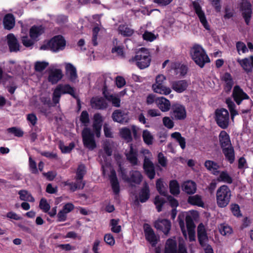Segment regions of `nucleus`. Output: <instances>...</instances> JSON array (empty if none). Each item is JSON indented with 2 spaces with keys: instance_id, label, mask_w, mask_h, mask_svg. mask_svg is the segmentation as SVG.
Listing matches in <instances>:
<instances>
[{
  "instance_id": "obj_1",
  "label": "nucleus",
  "mask_w": 253,
  "mask_h": 253,
  "mask_svg": "<svg viewBox=\"0 0 253 253\" xmlns=\"http://www.w3.org/2000/svg\"><path fill=\"white\" fill-rule=\"evenodd\" d=\"M62 94H69L73 97L77 99V110L80 111L81 104H80L79 98L76 94L75 89L69 84H59L57 85L53 92L52 101L55 104L59 101L61 95Z\"/></svg>"
},
{
  "instance_id": "obj_2",
  "label": "nucleus",
  "mask_w": 253,
  "mask_h": 253,
  "mask_svg": "<svg viewBox=\"0 0 253 253\" xmlns=\"http://www.w3.org/2000/svg\"><path fill=\"white\" fill-rule=\"evenodd\" d=\"M192 60L200 68H203L206 63L211 62L210 59L205 49L200 45L195 44L190 50Z\"/></svg>"
},
{
  "instance_id": "obj_3",
  "label": "nucleus",
  "mask_w": 253,
  "mask_h": 253,
  "mask_svg": "<svg viewBox=\"0 0 253 253\" xmlns=\"http://www.w3.org/2000/svg\"><path fill=\"white\" fill-rule=\"evenodd\" d=\"M151 61V56L148 49L141 48L136 54L129 60V62H135L140 69H144L149 66Z\"/></svg>"
},
{
  "instance_id": "obj_4",
  "label": "nucleus",
  "mask_w": 253,
  "mask_h": 253,
  "mask_svg": "<svg viewBox=\"0 0 253 253\" xmlns=\"http://www.w3.org/2000/svg\"><path fill=\"white\" fill-rule=\"evenodd\" d=\"M231 197V192L229 187L226 185L220 186L216 191V201L219 208H224L229 204Z\"/></svg>"
},
{
  "instance_id": "obj_5",
  "label": "nucleus",
  "mask_w": 253,
  "mask_h": 253,
  "mask_svg": "<svg viewBox=\"0 0 253 253\" xmlns=\"http://www.w3.org/2000/svg\"><path fill=\"white\" fill-rule=\"evenodd\" d=\"M66 44V42L64 37L58 35L52 38L48 41L46 44L41 46V48L44 50L48 48L54 52H57L64 50Z\"/></svg>"
},
{
  "instance_id": "obj_6",
  "label": "nucleus",
  "mask_w": 253,
  "mask_h": 253,
  "mask_svg": "<svg viewBox=\"0 0 253 253\" xmlns=\"http://www.w3.org/2000/svg\"><path fill=\"white\" fill-rule=\"evenodd\" d=\"M83 143L85 148L93 150L96 148L97 145L94 138V134L88 127H84L82 132Z\"/></svg>"
},
{
  "instance_id": "obj_7",
  "label": "nucleus",
  "mask_w": 253,
  "mask_h": 253,
  "mask_svg": "<svg viewBox=\"0 0 253 253\" xmlns=\"http://www.w3.org/2000/svg\"><path fill=\"white\" fill-rule=\"evenodd\" d=\"M166 78L163 75H159L156 78V83L152 85L154 91L161 94L168 95L171 92V89L164 85Z\"/></svg>"
},
{
  "instance_id": "obj_8",
  "label": "nucleus",
  "mask_w": 253,
  "mask_h": 253,
  "mask_svg": "<svg viewBox=\"0 0 253 253\" xmlns=\"http://www.w3.org/2000/svg\"><path fill=\"white\" fill-rule=\"evenodd\" d=\"M240 11L246 25H249L253 14L251 2L247 0H243L240 4Z\"/></svg>"
},
{
  "instance_id": "obj_9",
  "label": "nucleus",
  "mask_w": 253,
  "mask_h": 253,
  "mask_svg": "<svg viewBox=\"0 0 253 253\" xmlns=\"http://www.w3.org/2000/svg\"><path fill=\"white\" fill-rule=\"evenodd\" d=\"M215 120L220 127L226 129L229 125V112H215Z\"/></svg>"
},
{
  "instance_id": "obj_10",
  "label": "nucleus",
  "mask_w": 253,
  "mask_h": 253,
  "mask_svg": "<svg viewBox=\"0 0 253 253\" xmlns=\"http://www.w3.org/2000/svg\"><path fill=\"white\" fill-rule=\"evenodd\" d=\"M192 4L195 12L198 16L200 22L206 30H209L210 26L208 24L205 12L202 10L201 6L196 1H193Z\"/></svg>"
},
{
  "instance_id": "obj_11",
  "label": "nucleus",
  "mask_w": 253,
  "mask_h": 253,
  "mask_svg": "<svg viewBox=\"0 0 253 253\" xmlns=\"http://www.w3.org/2000/svg\"><path fill=\"white\" fill-rule=\"evenodd\" d=\"M144 231L146 240L150 243L153 247H156L158 243V240L151 226L148 224H145L144 226Z\"/></svg>"
},
{
  "instance_id": "obj_12",
  "label": "nucleus",
  "mask_w": 253,
  "mask_h": 253,
  "mask_svg": "<svg viewBox=\"0 0 253 253\" xmlns=\"http://www.w3.org/2000/svg\"><path fill=\"white\" fill-rule=\"evenodd\" d=\"M232 96L238 105H240L243 100L248 99L250 98L249 95L238 85H235L233 88Z\"/></svg>"
},
{
  "instance_id": "obj_13",
  "label": "nucleus",
  "mask_w": 253,
  "mask_h": 253,
  "mask_svg": "<svg viewBox=\"0 0 253 253\" xmlns=\"http://www.w3.org/2000/svg\"><path fill=\"white\" fill-rule=\"evenodd\" d=\"M129 150H126L125 155L126 160L132 165L136 166L138 164V150L134 148L132 143L129 145Z\"/></svg>"
},
{
  "instance_id": "obj_14",
  "label": "nucleus",
  "mask_w": 253,
  "mask_h": 253,
  "mask_svg": "<svg viewBox=\"0 0 253 253\" xmlns=\"http://www.w3.org/2000/svg\"><path fill=\"white\" fill-rule=\"evenodd\" d=\"M143 168L145 174L150 179L154 178L156 175L155 167L153 162L146 157H145Z\"/></svg>"
},
{
  "instance_id": "obj_15",
  "label": "nucleus",
  "mask_w": 253,
  "mask_h": 253,
  "mask_svg": "<svg viewBox=\"0 0 253 253\" xmlns=\"http://www.w3.org/2000/svg\"><path fill=\"white\" fill-rule=\"evenodd\" d=\"M154 226L167 235L171 229V222L167 219H158L155 221Z\"/></svg>"
},
{
  "instance_id": "obj_16",
  "label": "nucleus",
  "mask_w": 253,
  "mask_h": 253,
  "mask_svg": "<svg viewBox=\"0 0 253 253\" xmlns=\"http://www.w3.org/2000/svg\"><path fill=\"white\" fill-rule=\"evenodd\" d=\"M90 104L92 108L97 110H104L108 107L106 100L100 96L93 97L90 100Z\"/></svg>"
},
{
  "instance_id": "obj_17",
  "label": "nucleus",
  "mask_w": 253,
  "mask_h": 253,
  "mask_svg": "<svg viewBox=\"0 0 253 253\" xmlns=\"http://www.w3.org/2000/svg\"><path fill=\"white\" fill-rule=\"evenodd\" d=\"M109 179L113 192L115 195H118L120 191V187L116 172L113 169L110 171Z\"/></svg>"
},
{
  "instance_id": "obj_18",
  "label": "nucleus",
  "mask_w": 253,
  "mask_h": 253,
  "mask_svg": "<svg viewBox=\"0 0 253 253\" xmlns=\"http://www.w3.org/2000/svg\"><path fill=\"white\" fill-rule=\"evenodd\" d=\"M238 62L247 73L253 72V55H251L248 58H245L241 60H238Z\"/></svg>"
},
{
  "instance_id": "obj_19",
  "label": "nucleus",
  "mask_w": 253,
  "mask_h": 253,
  "mask_svg": "<svg viewBox=\"0 0 253 253\" xmlns=\"http://www.w3.org/2000/svg\"><path fill=\"white\" fill-rule=\"evenodd\" d=\"M171 88L177 93H182L187 89L188 86L186 80H178L173 81L171 84Z\"/></svg>"
},
{
  "instance_id": "obj_20",
  "label": "nucleus",
  "mask_w": 253,
  "mask_h": 253,
  "mask_svg": "<svg viewBox=\"0 0 253 253\" xmlns=\"http://www.w3.org/2000/svg\"><path fill=\"white\" fill-rule=\"evenodd\" d=\"M63 77L62 72L61 69H55L51 70L49 72L48 77V81L52 84H56Z\"/></svg>"
},
{
  "instance_id": "obj_21",
  "label": "nucleus",
  "mask_w": 253,
  "mask_h": 253,
  "mask_svg": "<svg viewBox=\"0 0 253 253\" xmlns=\"http://www.w3.org/2000/svg\"><path fill=\"white\" fill-rule=\"evenodd\" d=\"M7 44L10 52H17L19 50L20 45L15 36L13 34H9L7 36Z\"/></svg>"
},
{
  "instance_id": "obj_22",
  "label": "nucleus",
  "mask_w": 253,
  "mask_h": 253,
  "mask_svg": "<svg viewBox=\"0 0 253 253\" xmlns=\"http://www.w3.org/2000/svg\"><path fill=\"white\" fill-rule=\"evenodd\" d=\"M182 190L187 194H194L197 190V185L195 182L192 180L185 181L181 185Z\"/></svg>"
},
{
  "instance_id": "obj_23",
  "label": "nucleus",
  "mask_w": 253,
  "mask_h": 253,
  "mask_svg": "<svg viewBox=\"0 0 253 253\" xmlns=\"http://www.w3.org/2000/svg\"><path fill=\"white\" fill-rule=\"evenodd\" d=\"M150 197V191L148 184L145 183L139 193V200L141 203L147 202Z\"/></svg>"
},
{
  "instance_id": "obj_24",
  "label": "nucleus",
  "mask_w": 253,
  "mask_h": 253,
  "mask_svg": "<svg viewBox=\"0 0 253 253\" xmlns=\"http://www.w3.org/2000/svg\"><path fill=\"white\" fill-rule=\"evenodd\" d=\"M197 236L198 241L200 245L202 247L205 246V241L207 240L208 236L204 226L202 223H201L198 227Z\"/></svg>"
},
{
  "instance_id": "obj_25",
  "label": "nucleus",
  "mask_w": 253,
  "mask_h": 253,
  "mask_svg": "<svg viewBox=\"0 0 253 253\" xmlns=\"http://www.w3.org/2000/svg\"><path fill=\"white\" fill-rule=\"evenodd\" d=\"M219 143L222 149L231 145L230 138L229 134L224 130L220 132L219 135Z\"/></svg>"
},
{
  "instance_id": "obj_26",
  "label": "nucleus",
  "mask_w": 253,
  "mask_h": 253,
  "mask_svg": "<svg viewBox=\"0 0 253 253\" xmlns=\"http://www.w3.org/2000/svg\"><path fill=\"white\" fill-rule=\"evenodd\" d=\"M128 112H113L112 118L114 121L124 124L128 122Z\"/></svg>"
},
{
  "instance_id": "obj_27",
  "label": "nucleus",
  "mask_w": 253,
  "mask_h": 253,
  "mask_svg": "<svg viewBox=\"0 0 253 253\" xmlns=\"http://www.w3.org/2000/svg\"><path fill=\"white\" fill-rule=\"evenodd\" d=\"M221 80L225 82L224 85L225 91L226 92L231 91L234 84V81L231 75L228 72H226L223 74Z\"/></svg>"
},
{
  "instance_id": "obj_28",
  "label": "nucleus",
  "mask_w": 253,
  "mask_h": 253,
  "mask_svg": "<svg viewBox=\"0 0 253 253\" xmlns=\"http://www.w3.org/2000/svg\"><path fill=\"white\" fill-rule=\"evenodd\" d=\"M164 253H177V243L175 240L169 238L167 240Z\"/></svg>"
},
{
  "instance_id": "obj_29",
  "label": "nucleus",
  "mask_w": 253,
  "mask_h": 253,
  "mask_svg": "<svg viewBox=\"0 0 253 253\" xmlns=\"http://www.w3.org/2000/svg\"><path fill=\"white\" fill-rule=\"evenodd\" d=\"M15 18L13 14L8 13L6 14L3 19V23L5 29L10 30L15 26Z\"/></svg>"
},
{
  "instance_id": "obj_30",
  "label": "nucleus",
  "mask_w": 253,
  "mask_h": 253,
  "mask_svg": "<svg viewBox=\"0 0 253 253\" xmlns=\"http://www.w3.org/2000/svg\"><path fill=\"white\" fill-rule=\"evenodd\" d=\"M44 32V29L42 26H33L30 29L29 35L32 40H35L42 35Z\"/></svg>"
},
{
  "instance_id": "obj_31",
  "label": "nucleus",
  "mask_w": 253,
  "mask_h": 253,
  "mask_svg": "<svg viewBox=\"0 0 253 253\" xmlns=\"http://www.w3.org/2000/svg\"><path fill=\"white\" fill-rule=\"evenodd\" d=\"M119 42L117 38L113 39L112 43L114 47L111 49V52L112 53H117L118 55L124 57V46L121 43L118 44Z\"/></svg>"
},
{
  "instance_id": "obj_32",
  "label": "nucleus",
  "mask_w": 253,
  "mask_h": 253,
  "mask_svg": "<svg viewBox=\"0 0 253 253\" xmlns=\"http://www.w3.org/2000/svg\"><path fill=\"white\" fill-rule=\"evenodd\" d=\"M156 103L159 109L161 111H169L170 107L169 101L165 97H158L156 100Z\"/></svg>"
},
{
  "instance_id": "obj_33",
  "label": "nucleus",
  "mask_w": 253,
  "mask_h": 253,
  "mask_svg": "<svg viewBox=\"0 0 253 253\" xmlns=\"http://www.w3.org/2000/svg\"><path fill=\"white\" fill-rule=\"evenodd\" d=\"M204 165L207 169L211 171L212 173L214 175H217V173L219 172V171L218 170V169L219 168V166L217 163L213 161L206 160Z\"/></svg>"
},
{
  "instance_id": "obj_34",
  "label": "nucleus",
  "mask_w": 253,
  "mask_h": 253,
  "mask_svg": "<svg viewBox=\"0 0 253 253\" xmlns=\"http://www.w3.org/2000/svg\"><path fill=\"white\" fill-rule=\"evenodd\" d=\"M222 152L230 164H232L234 162L235 152L234 148L232 146L227 148H223Z\"/></svg>"
},
{
  "instance_id": "obj_35",
  "label": "nucleus",
  "mask_w": 253,
  "mask_h": 253,
  "mask_svg": "<svg viewBox=\"0 0 253 253\" xmlns=\"http://www.w3.org/2000/svg\"><path fill=\"white\" fill-rule=\"evenodd\" d=\"M67 74L69 75V79L71 81L74 82L78 77L77 70L75 67L71 63H67L65 67Z\"/></svg>"
},
{
  "instance_id": "obj_36",
  "label": "nucleus",
  "mask_w": 253,
  "mask_h": 253,
  "mask_svg": "<svg viewBox=\"0 0 253 253\" xmlns=\"http://www.w3.org/2000/svg\"><path fill=\"white\" fill-rule=\"evenodd\" d=\"M187 202L191 205L197 206L202 208L204 207V203L202 201V198L201 196L199 195L189 196L188 198Z\"/></svg>"
},
{
  "instance_id": "obj_37",
  "label": "nucleus",
  "mask_w": 253,
  "mask_h": 253,
  "mask_svg": "<svg viewBox=\"0 0 253 253\" xmlns=\"http://www.w3.org/2000/svg\"><path fill=\"white\" fill-rule=\"evenodd\" d=\"M156 188L159 193L163 196H167L168 191L162 178L158 179L156 182Z\"/></svg>"
},
{
  "instance_id": "obj_38",
  "label": "nucleus",
  "mask_w": 253,
  "mask_h": 253,
  "mask_svg": "<svg viewBox=\"0 0 253 253\" xmlns=\"http://www.w3.org/2000/svg\"><path fill=\"white\" fill-rule=\"evenodd\" d=\"M169 192L172 195L177 196L180 194V186L176 180H171L169 181Z\"/></svg>"
},
{
  "instance_id": "obj_39",
  "label": "nucleus",
  "mask_w": 253,
  "mask_h": 253,
  "mask_svg": "<svg viewBox=\"0 0 253 253\" xmlns=\"http://www.w3.org/2000/svg\"><path fill=\"white\" fill-rule=\"evenodd\" d=\"M121 137L125 140L127 143L132 141L131 130L129 128L125 127L122 128L120 130Z\"/></svg>"
},
{
  "instance_id": "obj_40",
  "label": "nucleus",
  "mask_w": 253,
  "mask_h": 253,
  "mask_svg": "<svg viewBox=\"0 0 253 253\" xmlns=\"http://www.w3.org/2000/svg\"><path fill=\"white\" fill-rule=\"evenodd\" d=\"M118 32L124 37L131 36L134 31L125 24L120 25L118 27Z\"/></svg>"
},
{
  "instance_id": "obj_41",
  "label": "nucleus",
  "mask_w": 253,
  "mask_h": 253,
  "mask_svg": "<svg viewBox=\"0 0 253 253\" xmlns=\"http://www.w3.org/2000/svg\"><path fill=\"white\" fill-rule=\"evenodd\" d=\"M142 180V176L139 171L135 170L130 175V178L127 179L128 182H131L137 184H139Z\"/></svg>"
},
{
  "instance_id": "obj_42",
  "label": "nucleus",
  "mask_w": 253,
  "mask_h": 253,
  "mask_svg": "<svg viewBox=\"0 0 253 253\" xmlns=\"http://www.w3.org/2000/svg\"><path fill=\"white\" fill-rule=\"evenodd\" d=\"M172 138L175 139L179 143L182 149H184L186 147V140L184 137L179 132H174L171 134Z\"/></svg>"
},
{
  "instance_id": "obj_43",
  "label": "nucleus",
  "mask_w": 253,
  "mask_h": 253,
  "mask_svg": "<svg viewBox=\"0 0 253 253\" xmlns=\"http://www.w3.org/2000/svg\"><path fill=\"white\" fill-rule=\"evenodd\" d=\"M86 172L85 168L84 165H80L77 169L75 179L76 181L81 182H85L83 181V178Z\"/></svg>"
},
{
  "instance_id": "obj_44",
  "label": "nucleus",
  "mask_w": 253,
  "mask_h": 253,
  "mask_svg": "<svg viewBox=\"0 0 253 253\" xmlns=\"http://www.w3.org/2000/svg\"><path fill=\"white\" fill-rule=\"evenodd\" d=\"M19 195V198L22 201H28L30 202H34L35 201L34 198L32 195L25 190H21L18 192Z\"/></svg>"
},
{
  "instance_id": "obj_45",
  "label": "nucleus",
  "mask_w": 253,
  "mask_h": 253,
  "mask_svg": "<svg viewBox=\"0 0 253 253\" xmlns=\"http://www.w3.org/2000/svg\"><path fill=\"white\" fill-rule=\"evenodd\" d=\"M218 181H222L228 184H231L233 182L232 178L228 174L226 171L221 172L219 177L217 178Z\"/></svg>"
},
{
  "instance_id": "obj_46",
  "label": "nucleus",
  "mask_w": 253,
  "mask_h": 253,
  "mask_svg": "<svg viewBox=\"0 0 253 253\" xmlns=\"http://www.w3.org/2000/svg\"><path fill=\"white\" fill-rule=\"evenodd\" d=\"M119 219H112L110 221V225L111 226V231L115 233H119L121 231V226L119 225Z\"/></svg>"
},
{
  "instance_id": "obj_47",
  "label": "nucleus",
  "mask_w": 253,
  "mask_h": 253,
  "mask_svg": "<svg viewBox=\"0 0 253 253\" xmlns=\"http://www.w3.org/2000/svg\"><path fill=\"white\" fill-rule=\"evenodd\" d=\"M142 137L145 143L150 145L152 144L154 137L148 130H144L142 133Z\"/></svg>"
},
{
  "instance_id": "obj_48",
  "label": "nucleus",
  "mask_w": 253,
  "mask_h": 253,
  "mask_svg": "<svg viewBox=\"0 0 253 253\" xmlns=\"http://www.w3.org/2000/svg\"><path fill=\"white\" fill-rule=\"evenodd\" d=\"M185 222L187 231L189 234L194 231L195 225L192 217L190 215H187L185 217Z\"/></svg>"
},
{
  "instance_id": "obj_49",
  "label": "nucleus",
  "mask_w": 253,
  "mask_h": 253,
  "mask_svg": "<svg viewBox=\"0 0 253 253\" xmlns=\"http://www.w3.org/2000/svg\"><path fill=\"white\" fill-rule=\"evenodd\" d=\"M7 132L14 135V136L21 137L24 135L23 131L19 127L13 126L7 129Z\"/></svg>"
},
{
  "instance_id": "obj_50",
  "label": "nucleus",
  "mask_w": 253,
  "mask_h": 253,
  "mask_svg": "<svg viewBox=\"0 0 253 253\" xmlns=\"http://www.w3.org/2000/svg\"><path fill=\"white\" fill-rule=\"evenodd\" d=\"M154 203L156 205L157 211L160 212L162 211V208L166 203V200L164 198L160 197L157 195L155 198Z\"/></svg>"
},
{
  "instance_id": "obj_51",
  "label": "nucleus",
  "mask_w": 253,
  "mask_h": 253,
  "mask_svg": "<svg viewBox=\"0 0 253 253\" xmlns=\"http://www.w3.org/2000/svg\"><path fill=\"white\" fill-rule=\"evenodd\" d=\"M188 68L187 66L185 65H179L178 67H176L174 69V72L176 75H178L180 77H184L187 73Z\"/></svg>"
},
{
  "instance_id": "obj_52",
  "label": "nucleus",
  "mask_w": 253,
  "mask_h": 253,
  "mask_svg": "<svg viewBox=\"0 0 253 253\" xmlns=\"http://www.w3.org/2000/svg\"><path fill=\"white\" fill-rule=\"evenodd\" d=\"M75 145L73 142H71L68 146L64 145V143L60 142L59 145V148L62 153H69L75 147Z\"/></svg>"
},
{
  "instance_id": "obj_53",
  "label": "nucleus",
  "mask_w": 253,
  "mask_h": 253,
  "mask_svg": "<svg viewBox=\"0 0 253 253\" xmlns=\"http://www.w3.org/2000/svg\"><path fill=\"white\" fill-rule=\"evenodd\" d=\"M48 65V63L45 61H37L35 63L34 69L36 72H42Z\"/></svg>"
},
{
  "instance_id": "obj_54",
  "label": "nucleus",
  "mask_w": 253,
  "mask_h": 253,
  "mask_svg": "<svg viewBox=\"0 0 253 253\" xmlns=\"http://www.w3.org/2000/svg\"><path fill=\"white\" fill-rule=\"evenodd\" d=\"M106 100L111 102L112 105L115 107H119L121 104V99L119 97L114 95L106 96Z\"/></svg>"
},
{
  "instance_id": "obj_55",
  "label": "nucleus",
  "mask_w": 253,
  "mask_h": 253,
  "mask_svg": "<svg viewBox=\"0 0 253 253\" xmlns=\"http://www.w3.org/2000/svg\"><path fill=\"white\" fill-rule=\"evenodd\" d=\"M85 182H81L76 180L75 182H71V184L69 186L70 187V190L72 192H75L77 189H83L85 186Z\"/></svg>"
},
{
  "instance_id": "obj_56",
  "label": "nucleus",
  "mask_w": 253,
  "mask_h": 253,
  "mask_svg": "<svg viewBox=\"0 0 253 253\" xmlns=\"http://www.w3.org/2000/svg\"><path fill=\"white\" fill-rule=\"evenodd\" d=\"M171 117L176 120H184L186 117V112H170Z\"/></svg>"
},
{
  "instance_id": "obj_57",
  "label": "nucleus",
  "mask_w": 253,
  "mask_h": 253,
  "mask_svg": "<svg viewBox=\"0 0 253 253\" xmlns=\"http://www.w3.org/2000/svg\"><path fill=\"white\" fill-rule=\"evenodd\" d=\"M40 208L44 212H47L50 210V207L45 198H42L39 204Z\"/></svg>"
},
{
  "instance_id": "obj_58",
  "label": "nucleus",
  "mask_w": 253,
  "mask_h": 253,
  "mask_svg": "<svg viewBox=\"0 0 253 253\" xmlns=\"http://www.w3.org/2000/svg\"><path fill=\"white\" fill-rule=\"evenodd\" d=\"M231 211L233 214L237 217H240L242 216L240 207L237 204H233L231 205Z\"/></svg>"
},
{
  "instance_id": "obj_59",
  "label": "nucleus",
  "mask_w": 253,
  "mask_h": 253,
  "mask_svg": "<svg viewBox=\"0 0 253 253\" xmlns=\"http://www.w3.org/2000/svg\"><path fill=\"white\" fill-rule=\"evenodd\" d=\"M103 119L101 115L99 113H96L94 116V120L93 123V127L101 126H102Z\"/></svg>"
},
{
  "instance_id": "obj_60",
  "label": "nucleus",
  "mask_w": 253,
  "mask_h": 253,
  "mask_svg": "<svg viewBox=\"0 0 253 253\" xmlns=\"http://www.w3.org/2000/svg\"><path fill=\"white\" fill-rule=\"evenodd\" d=\"M29 168L31 172L33 174H38L39 171L37 167V164L36 162L30 157L29 159Z\"/></svg>"
},
{
  "instance_id": "obj_61",
  "label": "nucleus",
  "mask_w": 253,
  "mask_h": 253,
  "mask_svg": "<svg viewBox=\"0 0 253 253\" xmlns=\"http://www.w3.org/2000/svg\"><path fill=\"white\" fill-rule=\"evenodd\" d=\"M158 161L163 167H166L167 166V159L162 152H160L158 154Z\"/></svg>"
},
{
  "instance_id": "obj_62",
  "label": "nucleus",
  "mask_w": 253,
  "mask_h": 253,
  "mask_svg": "<svg viewBox=\"0 0 253 253\" xmlns=\"http://www.w3.org/2000/svg\"><path fill=\"white\" fill-rule=\"evenodd\" d=\"M104 240L107 244L111 246H113L115 243V239L110 233L106 234L104 235Z\"/></svg>"
},
{
  "instance_id": "obj_63",
  "label": "nucleus",
  "mask_w": 253,
  "mask_h": 253,
  "mask_svg": "<svg viewBox=\"0 0 253 253\" xmlns=\"http://www.w3.org/2000/svg\"><path fill=\"white\" fill-rule=\"evenodd\" d=\"M22 42L23 44L27 47H30L34 44V40L29 39L27 36H23L22 38Z\"/></svg>"
},
{
  "instance_id": "obj_64",
  "label": "nucleus",
  "mask_w": 253,
  "mask_h": 253,
  "mask_svg": "<svg viewBox=\"0 0 253 253\" xmlns=\"http://www.w3.org/2000/svg\"><path fill=\"white\" fill-rule=\"evenodd\" d=\"M236 48L238 52L240 51L242 52V53H244L248 51V49L246 45V44L242 42H238L236 43ZM240 54V53H239Z\"/></svg>"
}]
</instances>
